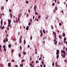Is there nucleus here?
<instances>
[{
	"instance_id": "obj_1",
	"label": "nucleus",
	"mask_w": 67,
	"mask_h": 67,
	"mask_svg": "<svg viewBox=\"0 0 67 67\" xmlns=\"http://www.w3.org/2000/svg\"><path fill=\"white\" fill-rule=\"evenodd\" d=\"M8 26H9L10 25H11V20L10 19H8Z\"/></svg>"
},
{
	"instance_id": "obj_2",
	"label": "nucleus",
	"mask_w": 67,
	"mask_h": 67,
	"mask_svg": "<svg viewBox=\"0 0 67 67\" xmlns=\"http://www.w3.org/2000/svg\"><path fill=\"white\" fill-rule=\"evenodd\" d=\"M11 65V63H8V66L9 67H10Z\"/></svg>"
},
{
	"instance_id": "obj_3",
	"label": "nucleus",
	"mask_w": 67,
	"mask_h": 67,
	"mask_svg": "<svg viewBox=\"0 0 67 67\" xmlns=\"http://www.w3.org/2000/svg\"><path fill=\"white\" fill-rule=\"evenodd\" d=\"M61 56L63 57V58H65V56H66V54H64V55H63V54H61Z\"/></svg>"
},
{
	"instance_id": "obj_4",
	"label": "nucleus",
	"mask_w": 67,
	"mask_h": 67,
	"mask_svg": "<svg viewBox=\"0 0 67 67\" xmlns=\"http://www.w3.org/2000/svg\"><path fill=\"white\" fill-rule=\"evenodd\" d=\"M59 37L60 39H61L62 38V37H63V36L62 35H59Z\"/></svg>"
},
{
	"instance_id": "obj_5",
	"label": "nucleus",
	"mask_w": 67,
	"mask_h": 67,
	"mask_svg": "<svg viewBox=\"0 0 67 67\" xmlns=\"http://www.w3.org/2000/svg\"><path fill=\"white\" fill-rule=\"evenodd\" d=\"M43 33L45 34H46V33H45V30L43 29Z\"/></svg>"
},
{
	"instance_id": "obj_6",
	"label": "nucleus",
	"mask_w": 67,
	"mask_h": 67,
	"mask_svg": "<svg viewBox=\"0 0 67 67\" xmlns=\"http://www.w3.org/2000/svg\"><path fill=\"white\" fill-rule=\"evenodd\" d=\"M29 26H27L26 28V30H29Z\"/></svg>"
},
{
	"instance_id": "obj_7",
	"label": "nucleus",
	"mask_w": 67,
	"mask_h": 67,
	"mask_svg": "<svg viewBox=\"0 0 67 67\" xmlns=\"http://www.w3.org/2000/svg\"><path fill=\"white\" fill-rule=\"evenodd\" d=\"M62 35L64 36V37H65V34L64 32H63Z\"/></svg>"
},
{
	"instance_id": "obj_8",
	"label": "nucleus",
	"mask_w": 67,
	"mask_h": 67,
	"mask_svg": "<svg viewBox=\"0 0 67 67\" xmlns=\"http://www.w3.org/2000/svg\"><path fill=\"white\" fill-rule=\"evenodd\" d=\"M1 24H3V20H2V19H1Z\"/></svg>"
},
{
	"instance_id": "obj_9",
	"label": "nucleus",
	"mask_w": 67,
	"mask_h": 67,
	"mask_svg": "<svg viewBox=\"0 0 67 67\" xmlns=\"http://www.w3.org/2000/svg\"><path fill=\"white\" fill-rule=\"evenodd\" d=\"M1 10H3V9H4V7H3V6H2L1 7Z\"/></svg>"
},
{
	"instance_id": "obj_10",
	"label": "nucleus",
	"mask_w": 67,
	"mask_h": 67,
	"mask_svg": "<svg viewBox=\"0 0 67 67\" xmlns=\"http://www.w3.org/2000/svg\"><path fill=\"white\" fill-rule=\"evenodd\" d=\"M34 9H36V5H35L34 7Z\"/></svg>"
},
{
	"instance_id": "obj_11",
	"label": "nucleus",
	"mask_w": 67,
	"mask_h": 67,
	"mask_svg": "<svg viewBox=\"0 0 67 67\" xmlns=\"http://www.w3.org/2000/svg\"><path fill=\"white\" fill-rule=\"evenodd\" d=\"M11 47V44H9L8 45V47L9 48H10Z\"/></svg>"
},
{
	"instance_id": "obj_12",
	"label": "nucleus",
	"mask_w": 67,
	"mask_h": 67,
	"mask_svg": "<svg viewBox=\"0 0 67 67\" xmlns=\"http://www.w3.org/2000/svg\"><path fill=\"white\" fill-rule=\"evenodd\" d=\"M24 45H25L26 44V41H25V40H24Z\"/></svg>"
},
{
	"instance_id": "obj_13",
	"label": "nucleus",
	"mask_w": 67,
	"mask_h": 67,
	"mask_svg": "<svg viewBox=\"0 0 67 67\" xmlns=\"http://www.w3.org/2000/svg\"><path fill=\"white\" fill-rule=\"evenodd\" d=\"M35 14H36V15H38V13L37 12H35Z\"/></svg>"
},
{
	"instance_id": "obj_14",
	"label": "nucleus",
	"mask_w": 67,
	"mask_h": 67,
	"mask_svg": "<svg viewBox=\"0 0 67 67\" xmlns=\"http://www.w3.org/2000/svg\"><path fill=\"white\" fill-rule=\"evenodd\" d=\"M11 13H11L10 14V17L11 18H12V16H13L11 14Z\"/></svg>"
},
{
	"instance_id": "obj_15",
	"label": "nucleus",
	"mask_w": 67,
	"mask_h": 67,
	"mask_svg": "<svg viewBox=\"0 0 67 67\" xmlns=\"http://www.w3.org/2000/svg\"><path fill=\"white\" fill-rule=\"evenodd\" d=\"M9 26H10V28H12V26L11 25H9V26H8V25L7 27H9Z\"/></svg>"
},
{
	"instance_id": "obj_16",
	"label": "nucleus",
	"mask_w": 67,
	"mask_h": 67,
	"mask_svg": "<svg viewBox=\"0 0 67 67\" xmlns=\"http://www.w3.org/2000/svg\"><path fill=\"white\" fill-rule=\"evenodd\" d=\"M66 52L65 51H64L63 52V54H66Z\"/></svg>"
},
{
	"instance_id": "obj_17",
	"label": "nucleus",
	"mask_w": 67,
	"mask_h": 67,
	"mask_svg": "<svg viewBox=\"0 0 67 67\" xmlns=\"http://www.w3.org/2000/svg\"><path fill=\"white\" fill-rule=\"evenodd\" d=\"M20 67H23V64H20Z\"/></svg>"
},
{
	"instance_id": "obj_18",
	"label": "nucleus",
	"mask_w": 67,
	"mask_h": 67,
	"mask_svg": "<svg viewBox=\"0 0 67 67\" xmlns=\"http://www.w3.org/2000/svg\"><path fill=\"white\" fill-rule=\"evenodd\" d=\"M43 34H40V37H42V36H43Z\"/></svg>"
},
{
	"instance_id": "obj_19",
	"label": "nucleus",
	"mask_w": 67,
	"mask_h": 67,
	"mask_svg": "<svg viewBox=\"0 0 67 67\" xmlns=\"http://www.w3.org/2000/svg\"><path fill=\"white\" fill-rule=\"evenodd\" d=\"M5 40H6V42H8V38H7L5 39Z\"/></svg>"
},
{
	"instance_id": "obj_20",
	"label": "nucleus",
	"mask_w": 67,
	"mask_h": 67,
	"mask_svg": "<svg viewBox=\"0 0 67 67\" xmlns=\"http://www.w3.org/2000/svg\"><path fill=\"white\" fill-rule=\"evenodd\" d=\"M18 56L19 57H21V55L20 54V53L19 54Z\"/></svg>"
},
{
	"instance_id": "obj_21",
	"label": "nucleus",
	"mask_w": 67,
	"mask_h": 67,
	"mask_svg": "<svg viewBox=\"0 0 67 67\" xmlns=\"http://www.w3.org/2000/svg\"><path fill=\"white\" fill-rule=\"evenodd\" d=\"M20 40L19 41V43L20 44V43H21V42H22V41H21V39H20Z\"/></svg>"
},
{
	"instance_id": "obj_22",
	"label": "nucleus",
	"mask_w": 67,
	"mask_h": 67,
	"mask_svg": "<svg viewBox=\"0 0 67 67\" xmlns=\"http://www.w3.org/2000/svg\"><path fill=\"white\" fill-rule=\"evenodd\" d=\"M51 28L53 30L54 29V27H53V26L52 25L51 26Z\"/></svg>"
},
{
	"instance_id": "obj_23",
	"label": "nucleus",
	"mask_w": 67,
	"mask_h": 67,
	"mask_svg": "<svg viewBox=\"0 0 67 67\" xmlns=\"http://www.w3.org/2000/svg\"><path fill=\"white\" fill-rule=\"evenodd\" d=\"M58 57H59V55H57V59H58Z\"/></svg>"
},
{
	"instance_id": "obj_24",
	"label": "nucleus",
	"mask_w": 67,
	"mask_h": 67,
	"mask_svg": "<svg viewBox=\"0 0 67 67\" xmlns=\"http://www.w3.org/2000/svg\"><path fill=\"white\" fill-rule=\"evenodd\" d=\"M24 61H25V59H23L21 61V62L23 63V62H24Z\"/></svg>"
},
{
	"instance_id": "obj_25",
	"label": "nucleus",
	"mask_w": 67,
	"mask_h": 67,
	"mask_svg": "<svg viewBox=\"0 0 67 67\" xmlns=\"http://www.w3.org/2000/svg\"><path fill=\"white\" fill-rule=\"evenodd\" d=\"M57 41H56L54 43V44H55V45H56V44H57Z\"/></svg>"
},
{
	"instance_id": "obj_26",
	"label": "nucleus",
	"mask_w": 67,
	"mask_h": 67,
	"mask_svg": "<svg viewBox=\"0 0 67 67\" xmlns=\"http://www.w3.org/2000/svg\"><path fill=\"white\" fill-rule=\"evenodd\" d=\"M9 12H12V11L11 10V9H9Z\"/></svg>"
},
{
	"instance_id": "obj_27",
	"label": "nucleus",
	"mask_w": 67,
	"mask_h": 67,
	"mask_svg": "<svg viewBox=\"0 0 67 67\" xmlns=\"http://www.w3.org/2000/svg\"><path fill=\"white\" fill-rule=\"evenodd\" d=\"M31 22H30V23H29V24H28V25H31Z\"/></svg>"
},
{
	"instance_id": "obj_28",
	"label": "nucleus",
	"mask_w": 67,
	"mask_h": 67,
	"mask_svg": "<svg viewBox=\"0 0 67 67\" xmlns=\"http://www.w3.org/2000/svg\"><path fill=\"white\" fill-rule=\"evenodd\" d=\"M64 41H66V38L65 37L64 38Z\"/></svg>"
},
{
	"instance_id": "obj_29",
	"label": "nucleus",
	"mask_w": 67,
	"mask_h": 67,
	"mask_svg": "<svg viewBox=\"0 0 67 67\" xmlns=\"http://www.w3.org/2000/svg\"><path fill=\"white\" fill-rule=\"evenodd\" d=\"M26 4H28V3H29V2H28V1H26Z\"/></svg>"
},
{
	"instance_id": "obj_30",
	"label": "nucleus",
	"mask_w": 67,
	"mask_h": 67,
	"mask_svg": "<svg viewBox=\"0 0 67 67\" xmlns=\"http://www.w3.org/2000/svg\"><path fill=\"white\" fill-rule=\"evenodd\" d=\"M56 54L57 55H59V52H57Z\"/></svg>"
},
{
	"instance_id": "obj_31",
	"label": "nucleus",
	"mask_w": 67,
	"mask_h": 67,
	"mask_svg": "<svg viewBox=\"0 0 67 67\" xmlns=\"http://www.w3.org/2000/svg\"><path fill=\"white\" fill-rule=\"evenodd\" d=\"M41 18V15H40L38 16V18L39 19H40Z\"/></svg>"
},
{
	"instance_id": "obj_32",
	"label": "nucleus",
	"mask_w": 67,
	"mask_h": 67,
	"mask_svg": "<svg viewBox=\"0 0 67 67\" xmlns=\"http://www.w3.org/2000/svg\"><path fill=\"white\" fill-rule=\"evenodd\" d=\"M3 42L4 43H5V42H6V41H5V39L3 40Z\"/></svg>"
},
{
	"instance_id": "obj_33",
	"label": "nucleus",
	"mask_w": 67,
	"mask_h": 67,
	"mask_svg": "<svg viewBox=\"0 0 67 67\" xmlns=\"http://www.w3.org/2000/svg\"><path fill=\"white\" fill-rule=\"evenodd\" d=\"M52 66H53V67H54V62H53V63H52Z\"/></svg>"
},
{
	"instance_id": "obj_34",
	"label": "nucleus",
	"mask_w": 67,
	"mask_h": 67,
	"mask_svg": "<svg viewBox=\"0 0 67 67\" xmlns=\"http://www.w3.org/2000/svg\"><path fill=\"white\" fill-rule=\"evenodd\" d=\"M22 46H20V50H22Z\"/></svg>"
},
{
	"instance_id": "obj_35",
	"label": "nucleus",
	"mask_w": 67,
	"mask_h": 67,
	"mask_svg": "<svg viewBox=\"0 0 67 67\" xmlns=\"http://www.w3.org/2000/svg\"><path fill=\"white\" fill-rule=\"evenodd\" d=\"M57 52L58 53H59V50H58V49L57 50Z\"/></svg>"
},
{
	"instance_id": "obj_36",
	"label": "nucleus",
	"mask_w": 67,
	"mask_h": 67,
	"mask_svg": "<svg viewBox=\"0 0 67 67\" xmlns=\"http://www.w3.org/2000/svg\"><path fill=\"white\" fill-rule=\"evenodd\" d=\"M55 4V3H53L52 6H54Z\"/></svg>"
},
{
	"instance_id": "obj_37",
	"label": "nucleus",
	"mask_w": 67,
	"mask_h": 67,
	"mask_svg": "<svg viewBox=\"0 0 67 67\" xmlns=\"http://www.w3.org/2000/svg\"><path fill=\"white\" fill-rule=\"evenodd\" d=\"M64 51V50H62L61 51V52L62 53H63Z\"/></svg>"
},
{
	"instance_id": "obj_38",
	"label": "nucleus",
	"mask_w": 67,
	"mask_h": 67,
	"mask_svg": "<svg viewBox=\"0 0 67 67\" xmlns=\"http://www.w3.org/2000/svg\"><path fill=\"white\" fill-rule=\"evenodd\" d=\"M32 40V36H31L30 37V40Z\"/></svg>"
},
{
	"instance_id": "obj_39",
	"label": "nucleus",
	"mask_w": 67,
	"mask_h": 67,
	"mask_svg": "<svg viewBox=\"0 0 67 67\" xmlns=\"http://www.w3.org/2000/svg\"><path fill=\"white\" fill-rule=\"evenodd\" d=\"M4 51H5H5H6V49H5V48H4Z\"/></svg>"
},
{
	"instance_id": "obj_40",
	"label": "nucleus",
	"mask_w": 67,
	"mask_h": 67,
	"mask_svg": "<svg viewBox=\"0 0 67 67\" xmlns=\"http://www.w3.org/2000/svg\"><path fill=\"white\" fill-rule=\"evenodd\" d=\"M48 16H47V17H46V20H47V19H48Z\"/></svg>"
},
{
	"instance_id": "obj_41",
	"label": "nucleus",
	"mask_w": 67,
	"mask_h": 67,
	"mask_svg": "<svg viewBox=\"0 0 67 67\" xmlns=\"http://www.w3.org/2000/svg\"><path fill=\"white\" fill-rule=\"evenodd\" d=\"M28 47V48H30V45H28L27 46Z\"/></svg>"
},
{
	"instance_id": "obj_42",
	"label": "nucleus",
	"mask_w": 67,
	"mask_h": 67,
	"mask_svg": "<svg viewBox=\"0 0 67 67\" xmlns=\"http://www.w3.org/2000/svg\"><path fill=\"white\" fill-rule=\"evenodd\" d=\"M22 36L20 37V40H21L22 38Z\"/></svg>"
},
{
	"instance_id": "obj_43",
	"label": "nucleus",
	"mask_w": 67,
	"mask_h": 67,
	"mask_svg": "<svg viewBox=\"0 0 67 67\" xmlns=\"http://www.w3.org/2000/svg\"><path fill=\"white\" fill-rule=\"evenodd\" d=\"M5 45H4L3 46V48H5Z\"/></svg>"
},
{
	"instance_id": "obj_44",
	"label": "nucleus",
	"mask_w": 67,
	"mask_h": 67,
	"mask_svg": "<svg viewBox=\"0 0 67 67\" xmlns=\"http://www.w3.org/2000/svg\"><path fill=\"white\" fill-rule=\"evenodd\" d=\"M12 62H14V60L13 59L12 60Z\"/></svg>"
},
{
	"instance_id": "obj_45",
	"label": "nucleus",
	"mask_w": 67,
	"mask_h": 67,
	"mask_svg": "<svg viewBox=\"0 0 67 67\" xmlns=\"http://www.w3.org/2000/svg\"><path fill=\"white\" fill-rule=\"evenodd\" d=\"M4 28V26H3V27H2V29H3Z\"/></svg>"
},
{
	"instance_id": "obj_46",
	"label": "nucleus",
	"mask_w": 67,
	"mask_h": 67,
	"mask_svg": "<svg viewBox=\"0 0 67 67\" xmlns=\"http://www.w3.org/2000/svg\"><path fill=\"white\" fill-rule=\"evenodd\" d=\"M59 24V25L61 26V25H62V23H60Z\"/></svg>"
},
{
	"instance_id": "obj_47",
	"label": "nucleus",
	"mask_w": 67,
	"mask_h": 67,
	"mask_svg": "<svg viewBox=\"0 0 67 67\" xmlns=\"http://www.w3.org/2000/svg\"><path fill=\"white\" fill-rule=\"evenodd\" d=\"M55 10H57V7H56V8H55Z\"/></svg>"
},
{
	"instance_id": "obj_48",
	"label": "nucleus",
	"mask_w": 67,
	"mask_h": 67,
	"mask_svg": "<svg viewBox=\"0 0 67 67\" xmlns=\"http://www.w3.org/2000/svg\"><path fill=\"white\" fill-rule=\"evenodd\" d=\"M40 56H41V57H43V55H42V54H41V55Z\"/></svg>"
},
{
	"instance_id": "obj_49",
	"label": "nucleus",
	"mask_w": 67,
	"mask_h": 67,
	"mask_svg": "<svg viewBox=\"0 0 67 67\" xmlns=\"http://www.w3.org/2000/svg\"><path fill=\"white\" fill-rule=\"evenodd\" d=\"M28 11L29 12V13H30V12H31V11L29 9H28Z\"/></svg>"
},
{
	"instance_id": "obj_50",
	"label": "nucleus",
	"mask_w": 67,
	"mask_h": 67,
	"mask_svg": "<svg viewBox=\"0 0 67 67\" xmlns=\"http://www.w3.org/2000/svg\"><path fill=\"white\" fill-rule=\"evenodd\" d=\"M30 66H33V65H32V64L31 63H30Z\"/></svg>"
},
{
	"instance_id": "obj_51",
	"label": "nucleus",
	"mask_w": 67,
	"mask_h": 67,
	"mask_svg": "<svg viewBox=\"0 0 67 67\" xmlns=\"http://www.w3.org/2000/svg\"><path fill=\"white\" fill-rule=\"evenodd\" d=\"M42 32V30H41L40 31V33H41Z\"/></svg>"
},
{
	"instance_id": "obj_52",
	"label": "nucleus",
	"mask_w": 67,
	"mask_h": 67,
	"mask_svg": "<svg viewBox=\"0 0 67 67\" xmlns=\"http://www.w3.org/2000/svg\"><path fill=\"white\" fill-rule=\"evenodd\" d=\"M35 18V16H33V19H34Z\"/></svg>"
},
{
	"instance_id": "obj_53",
	"label": "nucleus",
	"mask_w": 67,
	"mask_h": 67,
	"mask_svg": "<svg viewBox=\"0 0 67 67\" xmlns=\"http://www.w3.org/2000/svg\"><path fill=\"white\" fill-rule=\"evenodd\" d=\"M13 52H14V50H13L11 51L12 53H13Z\"/></svg>"
},
{
	"instance_id": "obj_54",
	"label": "nucleus",
	"mask_w": 67,
	"mask_h": 67,
	"mask_svg": "<svg viewBox=\"0 0 67 67\" xmlns=\"http://www.w3.org/2000/svg\"><path fill=\"white\" fill-rule=\"evenodd\" d=\"M0 66H2V67H3V65L2 64H1L0 63Z\"/></svg>"
},
{
	"instance_id": "obj_55",
	"label": "nucleus",
	"mask_w": 67,
	"mask_h": 67,
	"mask_svg": "<svg viewBox=\"0 0 67 67\" xmlns=\"http://www.w3.org/2000/svg\"><path fill=\"white\" fill-rule=\"evenodd\" d=\"M19 18H20V17H21V14H19Z\"/></svg>"
},
{
	"instance_id": "obj_56",
	"label": "nucleus",
	"mask_w": 67,
	"mask_h": 67,
	"mask_svg": "<svg viewBox=\"0 0 67 67\" xmlns=\"http://www.w3.org/2000/svg\"><path fill=\"white\" fill-rule=\"evenodd\" d=\"M46 33H47L46 34H47V32H48V31H47V30L46 31Z\"/></svg>"
},
{
	"instance_id": "obj_57",
	"label": "nucleus",
	"mask_w": 67,
	"mask_h": 67,
	"mask_svg": "<svg viewBox=\"0 0 67 67\" xmlns=\"http://www.w3.org/2000/svg\"><path fill=\"white\" fill-rule=\"evenodd\" d=\"M15 67H18V65H15Z\"/></svg>"
},
{
	"instance_id": "obj_58",
	"label": "nucleus",
	"mask_w": 67,
	"mask_h": 67,
	"mask_svg": "<svg viewBox=\"0 0 67 67\" xmlns=\"http://www.w3.org/2000/svg\"><path fill=\"white\" fill-rule=\"evenodd\" d=\"M34 11H35V12H36V9H34Z\"/></svg>"
},
{
	"instance_id": "obj_59",
	"label": "nucleus",
	"mask_w": 67,
	"mask_h": 67,
	"mask_svg": "<svg viewBox=\"0 0 67 67\" xmlns=\"http://www.w3.org/2000/svg\"><path fill=\"white\" fill-rule=\"evenodd\" d=\"M35 53H36V54L37 55V52H36Z\"/></svg>"
},
{
	"instance_id": "obj_60",
	"label": "nucleus",
	"mask_w": 67,
	"mask_h": 67,
	"mask_svg": "<svg viewBox=\"0 0 67 67\" xmlns=\"http://www.w3.org/2000/svg\"><path fill=\"white\" fill-rule=\"evenodd\" d=\"M54 1L55 3H56L57 2L56 1V0H55Z\"/></svg>"
},
{
	"instance_id": "obj_61",
	"label": "nucleus",
	"mask_w": 67,
	"mask_h": 67,
	"mask_svg": "<svg viewBox=\"0 0 67 67\" xmlns=\"http://www.w3.org/2000/svg\"><path fill=\"white\" fill-rule=\"evenodd\" d=\"M41 57L40 58H39V60H41Z\"/></svg>"
},
{
	"instance_id": "obj_62",
	"label": "nucleus",
	"mask_w": 67,
	"mask_h": 67,
	"mask_svg": "<svg viewBox=\"0 0 67 67\" xmlns=\"http://www.w3.org/2000/svg\"><path fill=\"white\" fill-rule=\"evenodd\" d=\"M43 67H46V66H45V64H44V65H43Z\"/></svg>"
},
{
	"instance_id": "obj_63",
	"label": "nucleus",
	"mask_w": 67,
	"mask_h": 67,
	"mask_svg": "<svg viewBox=\"0 0 67 67\" xmlns=\"http://www.w3.org/2000/svg\"><path fill=\"white\" fill-rule=\"evenodd\" d=\"M41 67H43V66H42V65H40Z\"/></svg>"
},
{
	"instance_id": "obj_64",
	"label": "nucleus",
	"mask_w": 67,
	"mask_h": 67,
	"mask_svg": "<svg viewBox=\"0 0 67 67\" xmlns=\"http://www.w3.org/2000/svg\"><path fill=\"white\" fill-rule=\"evenodd\" d=\"M56 40L55 39H54V42H56Z\"/></svg>"
}]
</instances>
